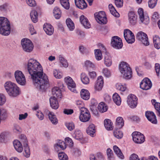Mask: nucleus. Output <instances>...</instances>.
I'll list each match as a JSON object with an SVG mask.
<instances>
[{
	"label": "nucleus",
	"instance_id": "obj_23",
	"mask_svg": "<svg viewBox=\"0 0 160 160\" xmlns=\"http://www.w3.org/2000/svg\"><path fill=\"white\" fill-rule=\"evenodd\" d=\"M50 105L52 108L54 109H57L59 104L57 98L54 97H51L49 99Z\"/></svg>",
	"mask_w": 160,
	"mask_h": 160
},
{
	"label": "nucleus",
	"instance_id": "obj_45",
	"mask_svg": "<svg viewBox=\"0 0 160 160\" xmlns=\"http://www.w3.org/2000/svg\"><path fill=\"white\" fill-rule=\"evenodd\" d=\"M67 26L70 31L73 30L74 28V25L70 18H68L66 20Z\"/></svg>",
	"mask_w": 160,
	"mask_h": 160
},
{
	"label": "nucleus",
	"instance_id": "obj_36",
	"mask_svg": "<svg viewBox=\"0 0 160 160\" xmlns=\"http://www.w3.org/2000/svg\"><path fill=\"white\" fill-rule=\"evenodd\" d=\"M48 116L49 120L53 124H56L57 123L58 120L53 113L49 112Z\"/></svg>",
	"mask_w": 160,
	"mask_h": 160
},
{
	"label": "nucleus",
	"instance_id": "obj_54",
	"mask_svg": "<svg viewBox=\"0 0 160 160\" xmlns=\"http://www.w3.org/2000/svg\"><path fill=\"white\" fill-rule=\"evenodd\" d=\"M58 157L60 160H68L67 155L64 152H59L58 154Z\"/></svg>",
	"mask_w": 160,
	"mask_h": 160
},
{
	"label": "nucleus",
	"instance_id": "obj_9",
	"mask_svg": "<svg viewBox=\"0 0 160 160\" xmlns=\"http://www.w3.org/2000/svg\"><path fill=\"white\" fill-rule=\"evenodd\" d=\"M94 16L98 23L101 24H105L107 23V20L104 12L101 11L98 12H96L94 14Z\"/></svg>",
	"mask_w": 160,
	"mask_h": 160
},
{
	"label": "nucleus",
	"instance_id": "obj_35",
	"mask_svg": "<svg viewBox=\"0 0 160 160\" xmlns=\"http://www.w3.org/2000/svg\"><path fill=\"white\" fill-rule=\"evenodd\" d=\"M84 67L87 69H96L95 65L89 60H87L84 63Z\"/></svg>",
	"mask_w": 160,
	"mask_h": 160
},
{
	"label": "nucleus",
	"instance_id": "obj_52",
	"mask_svg": "<svg viewBox=\"0 0 160 160\" xmlns=\"http://www.w3.org/2000/svg\"><path fill=\"white\" fill-rule=\"evenodd\" d=\"M7 117L6 111L4 109L0 108V123L2 120L5 119Z\"/></svg>",
	"mask_w": 160,
	"mask_h": 160
},
{
	"label": "nucleus",
	"instance_id": "obj_55",
	"mask_svg": "<svg viewBox=\"0 0 160 160\" xmlns=\"http://www.w3.org/2000/svg\"><path fill=\"white\" fill-rule=\"evenodd\" d=\"M65 125L68 130L70 131H72L75 128L74 124L72 122L66 123Z\"/></svg>",
	"mask_w": 160,
	"mask_h": 160
},
{
	"label": "nucleus",
	"instance_id": "obj_18",
	"mask_svg": "<svg viewBox=\"0 0 160 160\" xmlns=\"http://www.w3.org/2000/svg\"><path fill=\"white\" fill-rule=\"evenodd\" d=\"M145 116L147 119L150 122L154 124H157V121L156 117L152 112L147 111L145 113Z\"/></svg>",
	"mask_w": 160,
	"mask_h": 160
},
{
	"label": "nucleus",
	"instance_id": "obj_7",
	"mask_svg": "<svg viewBox=\"0 0 160 160\" xmlns=\"http://www.w3.org/2000/svg\"><path fill=\"white\" fill-rule=\"evenodd\" d=\"M15 77L17 82L21 85H25L26 83L25 76L21 71H16Z\"/></svg>",
	"mask_w": 160,
	"mask_h": 160
},
{
	"label": "nucleus",
	"instance_id": "obj_21",
	"mask_svg": "<svg viewBox=\"0 0 160 160\" xmlns=\"http://www.w3.org/2000/svg\"><path fill=\"white\" fill-rule=\"evenodd\" d=\"M43 28L46 33L48 35H51L53 33L54 29L51 24L47 23L44 24Z\"/></svg>",
	"mask_w": 160,
	"mask_h": 160
},
{
	"label": "nucleus",
	"instance_id": "obj_25",
	"mask_svg": "<svg viewBox=\"0 0 160 160\" xmlns=\"http://www.w3.org/2000/svg\"><path fill=\"white\" fill-rule=\"evenodd\" d=\"M72 137L76 140H81L83 138L82 134L81 131L77 129L72 134Z\"/></svg>",
	"mask_w": 160,
	"mask_h": 160
},
{
	"label": "nucleus",
	"instance_id": "obj_17",
	"mask_svg": "<svg viewBox=\"0 0 160 160\" xmlns=\"http://www.w3.org/2000/svg\"><path fill=\"white\" fill-rule=\"evenodd\" d=\"M138 12L139 19L142 22L146 25L148 24L149 23V18L147 15H144L143 9L139 8L138 10Z\"/></svg>",
	"mask_w": 160,
	"mask_h": 160
},
{
	"label": "nucleus",
	"instance_id": "obj_31",
	"mask_svg": "<svg viewBox=\"0 0 160 160\" xmlns=\"http://www.w3.org/2000/svg\"><path fill=\"white\" fill-rule=\"evenodd\" d=\"M122 76L126 79H130L132 76V71H120Z\"/></svg>",
	"mask_w": 160,
	"mask_h": 160
},
{
	"label": "nucleus",
	"instance_id": "obj_15",
	"mask_svg": "<svg viewBox=\"0 0 160 160\" xmlns=\"http://www.w3.org/2000/svg\"><path fill=\"white\" fill-rule=\"evenodd\" d=\"M127 102L128 105L131 108H134L137 104V98L136 96L130 94L128 97Z\"/></svg>",
	"mask_w": 160,
	"mask_h": 160
},
{
	"label": "nucleus",
	"instance_id": "obj_5",
	"mask_svg": "<svg viewBox=\"0 0 160 160\" xmlns=\"http://www.w3.org/2000/svg\"><path fill=\"white\" fill-rule=\"evenodd\" d=\"M28 70H43L41 65L36 60L30 59L26 64Z\"/></svg>",
	"mask_w": 160,
	"mask_h": 160
},
{
	"label": "nucleus",
	"instance_id": "obj_19",
	"mask_svg": "<svg viewBox=\"0 0 160 160\" xmlns=\"http://www.w3.org/2000/svg\"><path fill=\"white\" fill-rule=\"evenodd\" d=\"M128 20L132 25H135L137 23V16L133 11L130 12L128 14Z\"/></svg>",
	"mask_w": 160,
	"mask_h": 160
},
{
	"label": "nucleus",
	"instance_id": "obj_34",
	"mask_svg": "<svg viewBox=\"0 0 160 160\" xmlns=\"http://www.w3.org/2000/svg\"><path fill=\"white\" fill-rule=\"evenodd\" d=\"M90 160H103V157L102 153H97L96 155L91 154L90 156Z\"/></svg>",
	"mask_w": 160,
	"mask_h": 160
},
{
	"label": "nucleus",
	"instance_id": "obj_20",
	"mask_svg": "<svg viewBox=\"0 0 160 160\" xmlns=\"http://www.w3.org/2000/svg\"><path fill=\"white\" fill-rule=\"evenodd\" d=\"M103 78L101 76L98 77L96 83L95 85V88L96 90L100 91L102 89L103 86Z\"/></svg>",
	"mask_w": 160,
	"mask_h": 160
},
{
	"label": "nucleus",
	"instance_id": "obj_48",
	"mask_svg": "<svg viewBox=\"0 0 160 160\" xmlns=\"http://www.w3.org/2000/svg\"><path fill=\"white\" fill-rule=\"evenodd\" d=\"M104 63L107 67H110L112 64V61L111 57L106 55L104 58Z\"/></svg>",
	"mask_w": 160,
	"mask_h": 160
},
{
	"label": "nucleus",
	"instance_id": "obj_24",
	"mask_svg": "<svg viewBox=\"0 0 160 160\" xmlns=\"http://www.w3.org/2000/svg\"><path fill=\"white\" fill-rule=\"evenodd\" d=\"M13 144L16 150L19 152H21L23 150V148L21 143L18 140H15L13 141Z\"/></svg>",
	"mask_w": 160,
	"mask_h": 160
},
{
	"label": "nucleus",
	"instance_id": "obj_40",
	"mask_svg": "<svg viewBox=\"0 0 160 160\" xmlns=\"http://www.w3.org/2000/svg\"><path fill=\"white\" fill-rule=\"evenodd\" d=\"M153 41L155 47L159 49L160 48V38L158 36H155L153 38Z\"/></svg>",
	"mask_w": 160,
	"mask_h": 160
},
{
	"label": "nucleus",
	"instance_id": "obj_44",
	"mask_svg": "<svg viewBox=\"0 0 160 160\" xmlns=\"http://www.w3.org/2000/svg\"><path fill=\"white\" fill-rule=\"evenodd\" d=\"M81 80L82 82L85 84H88L90 82L88 77L84 73H82L81 74Z\"/></svg>",
	"mask_w": 160,
	"mask_h": 160
},
{
	"label": "nucleus",
	"instance_id": "obj_13",
	"mask_svg": "<svg viewBox=\"0 0 160 160\" xmlns=\"http://www.w3.org/2000/svg\"><path fill=\"white\" fill-rule=\"evenodd\" d=\"M64 81L70 90L75 93L77 92L75 89L76 84L72 78L70 77H66L64 78Z\"/></svg>",
	"mask_w": 160,
	"mask_h": 160
},
{
	"label": "nucleus",
	"instance_id": "obj_39",
	"mask_svg": "<svg viewBox=\"0 0 160 160\" xmlns=\"http://www.w3.org/2000/svg\"><path fill=\"white\" fill-rule=\"evenodd\" d=\"M54 147L56 148H60L61 149L64 150L66 148V145L64 141L59 140L58 142L54 145Z\"/></svg>",
	"mask_w": 160,
	"mask_h": 160
},
{
	"label": "nucleus",
	"instance_id": "obj_59",
	"mask_svg": "<svg viewBox=\"0 0 160 160\" xmlns=\"http://www.w3.org/2000/svg\"><path fill=\"white\" fill-rule=\"evenodd\" d=\"M116 87L118 90L122 92L125 91L126 89V87L125 86L121 85V84H117L116 85Z\"/></svg>",
	"mask_w": 160,
	"mask_h": 160
},
{
	"label": "nucleus",
	"instance_id": "obj_10",
	"mask_svg": "<svg viewBox=\"0 0 160 160\" xmlns=\"http://www.w3.org/2000/svg\"><path fill=\"white\" fill-rule=\"evenodd\" d=\"M133 141L136 143H142L145 140V138L142 134L139 132H134L132 134Z\"/></svg>",
	"mask_w": 160,
	"mask_h": 160
},
{
	"label": "nucleus",
	"instance_id": "obj_28",
	"mask_svg": "<svg viewBox=\"0 0 160 160\" xmlns=\"http://www.w3.org/2000/svg\"><path fill=\"white\" fill-rule=\"evenodd\" d=\"M80 93L81 98L84 100H88L90 98V93L88 90L82 89Z\"/></svg>",
	"mask_w": 160,
	"mask_h": 160
},
{
	"label": "nucleus",
	"instance_id": "obj_27",
	"mask_svg": "<svg viewBox=\"0 0 160 160\" xmlns=\"http://www.w3.org/2000/svg\"><path fill=\"white\" fill-rule=\"evenodd\" d=\"M52 94L53 95V97H54L56 98H61L62 97V94L60 90L58 87L53 88L52 90Z\"/></svg>",
	"mask_w": 160,
	"mask_h": 160
},
{
	"label": "nucleus",
	"instance_id": "obj_22",
	"mask_svg": "<svg viewBox=\"0 0 160 160\" xmlns=\"http://www.w3.org/2000/svg\"><path fill=\"white\" fill-rule=\"evenodd\" d=\"M80 21L85 28H89L91 25L87 18L83 15H81L79 18Z\"/></svg>",
	"mask_w": 160,
	"mask_h": 160
},
{
	"label": "nucleus",
	"instance_id": "obj_32",
	"mask_svg": "<svg viewBox=\"0 0 160 160\" xmlns=\"http://www.w3.org/2000/svg\"><path fill=\"white\" fill-rule=\"evenodd\" d=\"M113 149L114 152L119 158L121 159L124 158V156L121 150L116 145H115L113 147Z\"/></svg>",
	"mask_w": 160,
	"mask_h": 160
},
{
	"label": "nucleus",
	"instance_id": "obj_2",
	"mask_svg": "<svg viewBox=\"0 0 160 160\" xmlns=\"http://www.w3.org/2000/svg\"><path fill=\"white\" fill-rule=\"evenodd\" d=\"M4 87L9 95L13 97H16L20 93L19 88L16 84L10 81L6 82Z\"/></svg>",
	"mask_w": 160,
	"mask_h": 160
},
{
	"label": "nucleus",
	"instance_id": "obj_30",
	"mask_svg": "<svg viewBox=\"0 0 160 160\" xmlns=\"http://www.w3.org/2000/svg\"><path fill=\"white\" fill-rule=\"evenodd\" d=\"M119 70H132L129 64L124 61L121 62L119 65Z\"/></svg>",
	"mask_w": 160,
	"mask_h": 160
},
{
	"label": "nucleus",
	"instance_id": "obj_60",
	"mask_svg": "<svg viewBox=\"0 0 160 160\" xmlns=\"http://www.w3.org/2000/svg\"><path fill=\"white\" fill-rule=\"evenodd\" d=\"M114 2L116 6L118 8H121L123 6V0H114Z\"/></svg>",
	"mask_w": 160,
	"mask_h": 160
},
{
	"label": "nucleus",
	"instance_id": "obj_47",
	"mask_svg": "<svg viewBox=\"0 0 160 160\" xmlns=\"http://www.w3.org/2000/svg\"><path fill=\"white\" fill-rule=\"evenodd\" d=\"M59 58L60 62L62 66L65 68L67 67L68 64L67 60L65 59L62 55H60L59 56Z\"/></svg>",
	"mask_w": 160,
	"mask_h": 160
},
{
	"label": "nucleus",
	"instance_id": "obj_4",
	"mask_svg": "<svg viewBox=\"0 0 160 160\" xmlns=\"http://www.w3.org/2000/svg\"><path fill=\"white\" fill-rule=\"evenodd\" d=\"M20 142L22 144L24 151L23 153L24 156L26 157H29L30 154V149L28 145V141L26 135L22 134L19 136Z\"/></svg>",
	"mask_w": 160,
	"mask_h": 160
},
{
	"label": "nucleus",
	"instance_id": "obj_16",
	"mask_svg": "<svg viewBox=\"0 0 160 160\" xmlns=\"http://www.w3.org/2000/svg\"><path fill=\"white\" fill-rule=\"evenodd\" d=\"M152 85L151 82L147 78H144L140 84V88L145 90L150 89L152 87Z\"/></svg>",
	"mask_w": 160,
	"mask_h": 160
},
{
	"label": "nucleus",
	"instance_id": "obj_8",
	"mask_svg": "<svg viewBox=\"0 0 160 160\" xmlns=\"http://www.w3.org/2000/svg\"><path fill=\"white\" fill-rule=\"evenodd\" d=\"M80 111V120L83 122L89 121L91 115L88 110L86 108H82Z\"/></svg>",
	"mask_w": 160,
	"mask_h": 160
},
{
	"label": "nucleus",
	"instance_id": "obj_64",
	"mask_svg": "<svg viewBox=\"0 0 160 160\" xmlns=\"http://www.w3.org/2000/svg\"><path fill=\"white\" fill-rule=\"evenodd\" d=\"M6 101L5 96L2 94H0V105H3Z\"/></svg>",
	"mask_w": 160,
	"mask_h": 160
},
{
	"label": "nucleus",
	"instance_id": "obj_11",
	"mask_svg": "<svg viewBox=\"0 0 160 160\" xmlns=\"http://www.w3.org/2000/svg\"><path fill=\"white\" fill-rule=\"evenodd\" d=\"M136 38L144 45L147 46L149 44L147 35L142 32H139L137 34Z\"/></svg>",
	"mask_w": 160,
	"mask_h": 160
},
{
	"label": "nucleus",
	"instance_id": "obj_57",
	"mask_svg": "<svg viewBox=\"0 0 160 160\" xmlns=\"http://www.w3.org/2000/svg\"><path fill=\"white\" fill-rule=\"evenodd\" d=\"M158 0H149L148 2L149 7L152 8H154L156 5Z\"/></svg>",
	"mask_w": 160,
	"mask_h": 160
},
{
	"label": "nucleus",
	"instance_id": "obj_63",
	"mask_svg": "<svg viewBox=\"0 0 160 160\" xmlns=\"http://www.w3.org/2000/svg\"><path fill=\"white\" fill-rule=\"evenodd\" d=\"M73 152L75 157H78L81 155L80 151L78 148H75L73 150Z\"/></svg>",
	"mask_w": 160,
	"mask_h": 160
},
{
	"label": "nucleus",
	"instance_id": "obj_51",
	"mask_svg": "<svg viewBox=\"0 0 160 160\" xmlns=\"http://www.w3.org/2000/svg\"><path fill=\"white\" fill-rule=\"evenodd\" d=\"M113 134L115 137L118 139L121 138L123 137L122 132L118 129H116L114 130Z\"/></svg>",
	"mask_w": 160,
	"mask_h": 160
},
{
	"label": "nucleus",
	"instance_id": "obj_49",
	"mask_svg": "<svg viewBox=\"0 0 160 160\" xmlns=\"http://www.w3.org/2000/svg\"><path fill=\"white\" fill-rule=\"evenodd\" d=\"M95 57L97 60H100L102 58V55L101 51L100 49H95Z\"/></svg>",
	"mask_w": 160,
	"mask_h": 160
},
{
	"label": "nucleus",
	"instance_id": "obj_46",
	"mask_svg": "<svg viewBox=\"0 0 160 160\" xmlns=\"http://www.w3.org/2000/svg\"><path fill=\"white\" fill-rule=\"evenodd\" d=\"M152 102L154 105L155 108L158 112V115L160 117V103L156 102V100L154 99L152 100Z\"/></svg>",
	"mask_w": 160,
	"mask_h": 160
},
{
	"label": "nucleus",
	"instance_id": "obj_3",
	"mask_svg": "<svg viewBox=\"0 0 160 160\" xmlns=\"http://www.w3.org/2000/svg\"><path fill=\"white\" fill-rule=\"evenodd\" d=\"M11 32L10 22L4 17H0V33L2 35L8 36Z\"/></svg>",
	"mask_w": 160,
	"mask_h": 160
},
{
	"label": "nucleus",
	"instance_id": "obj_42",
	"mask_svg": "<svg viewBox=\"0 0 160 160\" xmlns=\"http://www.w3.org/2000/svg\"><path fill=\"white\" fill-rule=\"evenodd\" d=\"M116 125L117 128H120L124 125V121L122 117H118L116 120Z\"/></svg>",
	"mask_w": 160,
	"mask_h": 160
},
{
	"label": "nucleus",
	"instance_id": "obj_12",
	"mask_svg": "<svg viewBox=\"0 0 160 160\" xmlns=\"http://www.w3.org/2000/svg\"><path fill=\"white\" fill-rule=\"evenodd\" d=\"M124 36L125 40L128 43L132 44L135 41V37L134 34L128 29L124 30Z\"/></svg>",
	"mask_w": 160,
	"mask_h": 160
},
{
	"label": "nucleus",
	"instance_id": "obj_37",
	"mask_svg": "<svg viewBox=\"0 0 160 160\" xmlns=\"http://www.w3.org/2000/svg\"><path fill=\"white\" fill-rule=\"evenodd\" d=\"M113 102L117 105L119 106L121 102V99L119 95L117 93H114L112 96Z\"/></svg>",
	"mask_w": 160,
	"mask_h": 160
},
{
	"label": "nucleus",
	"instance_id": "obj_50",
	"mask_svg": "<svg viewBox=\"0 0 160 160\" xmlns=\"http://www.w3.org/2000/svg\"><path fill=\"white\" fill-rule=\"evenodd\" d=\"M60 3L62 6L66 9H69L70 4L68 0H60Z\"/></svg>",
	"mask_w": 160,
	"mask_h": 160
},
{
	"label": "nucleus",
	"instance_id": "obj_61",
	"mask_svg": "<svg viewBox=\"0 0 160 160\" xmlns=\"http://www.w3.org/2000/svg\"><path fill=\"white\" fill-rule=\"evenodd\" d=\"M79 49L80 52L82 54L87 55L89 52L88 50L86 48H84L83 46H80Z\"/></svg>",
	"mask_w": 160,
	"mask_h": 160
},
{
	"label": "nucleus",
	"instance_id": "obj_56",
	"mask_svg": "<svg viewBox=\"0 0 160 160\" xmlns=\"http://www.w3.org/2000/svg\"><path fill=\"white\" fill-rule=\"evenodd\" d=\"M53 75L56 78L60 79L62 77V74L60 71H54L53 72Z\"/></svg>",
	"mask_w": 160,
	"mask_h": 160
},
{
	"label": "nucleus",
	"instance_id": "obj_58",
	"mask_svg": "<svg viewBox=\"0 0 160 160\" xmlns=\"http://www.w3.org/2000/svg\"><path fill=\"white\" fill-rule=\"evenodd\" d=\"M13 131L17 133H19L22 132V130L18 125H15L14 127Z\"/></svg>",
	"mask_w": 160,
	"mask_h": 160
},
{
	"label": "nucleus",
	"instance_id": "obj_38",
	"mask_svg": "<svg viewBox=\"0 0 160 160\" xmlns=\"http://www.w3.org/2000/svg\"><path fill=\"white\" fill-rule=\"evenodd\" d=\"M53 13L54 17L57 19H59L61 17V10L58 7H55L53 10Z\"/></svg>",
	"mask_w": 160,
	"mask_h": 160
},
{
	"label": "nucleus",
	"instance_id": "obj_43",
	"mask_svg": "<svg viewBox=\"0 0 160 160\" xmlns=\"http://www.w3.org/2000/svg\"><path fill=\"white\" fill-rule=\"evenodd\" d=\"M31 19L33 22H36L38 20V13L36 11L32 10L30 13Z\"/></svg>",
	"mask_w": 160,
	"mask_h": 160
},
{
	"label": "nucleus",
	"instance_id": "obj_6",
	"mask_svg": "<svg viewBox=\"0 0 160 160\" xmlns=\"http://www.w3.org/2000/svg\"><path fill=\"white\" fill-rule=\"evenodd\" d=\"M23 50L25 52H29L33 49V46L31 41L28 39L23 38L21 41Z\"/></svg>",
	"mask_w": 160,
	"mask_h": 160
},
{
	"label": "nucleus",
	"instance_id": "obj_1",
	"mask_svg": "<svg viewBox=\"0 0 160 160\" xmlns=\"http://www.w3.org/2000/svg\"><path fill=\"white\" fill-rule=\"evenodd\" d=\"M43 71H28L33 80L35 86L44 92L49 86V81Z\"/></svg>",
	"mask_w": 160,
	"mask_h": 160
},
{
	"label": "nucleus",
	"instance_id": "obj_41",
	"mask_svg": "<svg viewBox=\"0 0 160 160\" xmlns=\"http://www.w3.org/2000/svg\"><path fill=\"white\" fill-rule=\"evenodd\" d=\"M108 8L111 14L115 17H118L119 16V13L116 11L114 7L112 4H109Z\"/></svg>",
	"mask_w": 160,
	"mask_h": 160
},
{
	"label": "nucleus",
	"instance_id": "obj_29",
	"mask_svg": "<svg viewBox=\"0 0 160 160\" xmlns=\"http://www.w3.org/2000/svg\"><path fill=\"white\" fill-rule=\"evenodd\" d=\"M113 123L110 119H106L104 121V125L106 129L108 130L113 129Z\"/></svg>",
	"mask_w": 160,
	"mask_h": 160
},
{
	"label": "nucleus",
	"instance_id": "obj_26",
	"mask_svg": "<svg viewBox=\"0 0 160 160\" xmlns=\"http://www.w3.org/2000/svg\"><path fill=\"white\" fill-rule=\"evenodd\" d=\"M86 132L88 134L92 137H93L96 132L95 127L94 125L91 124L87 128Z\"/></svg>",
	"mask_w": 160,
	"mask_h": 160
},
{
	"label": "nucleus",
	"instance_id": "obj_14",
	"mask_svg": "<svg viewBox=\"0 0 160 160\" xmlns=\"http://www.w3.org/2000/svg\"><path fill=\"white\" fill-rule=\"evenodd\" d=\"M111 44L113 48L116 49H120L122 46L121 39L117 36H114L112 37Z\"/></svg>",
	"mask_w": 160,
	"mask_h": 160
},
{
	"label": "nucleus",
	"instance_id": "obj_33",
	"mask_svg": "<svg viewBox=\"0 0 160 160\" xmlns=\"http://www.w3.org/2000/svg\"><path fill=\"white\" fill-rule=\"evenodd\" d=\"M98 109L100 112L103 113L107 111L108 107L104 102H101L98 105Z\"/></svg>",
	"mask_w": 160,
	"mask_h": 160
},
{
	"label": "nucleus",
	"instance_id": "obj_62",
	"mask_svg": "<svg viewBox=\"0 0 160 160\" xmlns=\"http://www.w3.org/2000/svg\"><path fill=\"white\" fill-rule=\"evenodd\" d=\"M65 141L66 143L68 144L70 147H72L73 146V142L71 138L69 137L65 138Z\"/></svg>",
	"mask_w": 160,
	"mask_h": 160
},
{
	"label": "nucleus",
	"instance_id": "obj_53",
	"mask_svg": "<svg viewBox=\"0 0 160 160\" xmlns=\"http://www.w3.org/2000/svg\"><path fill=\"white\" fill-rule=\"evenodd\" d=\"M75 5L77 7L82 9L86 8L87 6V4L85 1H84L83 2H79V3L75 4Z\"/></svg>",
	"mask_w": 160,
	"mask_h": 160
}]
</instances>
